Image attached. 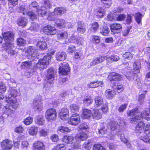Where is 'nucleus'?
I'll list each match as a JSON object with an SVG mask.
<instances>
[{"instance_id": "obj_1", "label": "nucleus", "mask_w": 150, "mask_h": 150, "mask_svg": "<svg viewBox=\"0 0 150 150\" xmlns=\"http://www.w3.org/2000/svg\"><path fill=\"white\" fill-rule=\"evenodd\" d=\"M127 114L129 116L133 117L129 118V120L131 122L133 123H137L139 120L143 118L147 120H150V109L149 108L145 109L141 113L138 112V109H134L128 111Z\"/></svg>"}, {"instance_id": "obj_2", "label": "nucleus", "mask_w": 150, "mask_h": 150, "mask_svg": "<svg viewBox=\"0 0 150 150\" xmlns=\"http://www.w3.org/2000/svg\"><path fill=\"white\" fill-rule=\"evenodd\" d=\"M54 53V51H52L44 56L42 59H40L36 64L37 67L41 69L45 68L46 66L49 64V62L52 57V55H53Z\"/></svg>"}, {"instance_id": "obj_3", "label": "nucleus", "mask_w": 150, "mask_h": 150, "mask_svg": "<svg viewBox=\"0 0 150 150\" xmlns=\"http://www.w3.org/2000/svg\"><path fill=\"white\" fill-rule=\"evenodd\" d=\"M45 116L47 120L49 121L54 120L57 116L56 110L53 108L47 110L45 112Z\"/></svg>"}, {"instance_id": "obj_4", "label": "nucleus", "mask_w": 150, "mask_h": 150, "mask_svg": "<svg viewBox=\"0 0 150 150\" xmlns=\"http://www.w3.org/2000/svg\"><path fill=\"white\" fill-rule=\"evenodd\" d=\"M59 69V74L65 75L68 74L69 73L70 69L69 65L66 62L61 63Z\"/></svg>"}, {"instance_id": "obj_5", "label": "nucleus", "mask_w": 150, "mask_h": 150, "mask_svg": "<svg viewBox=\"0 0 150 150\" xmlns=\"http://www.w3.org/2000/svg\"><path fill=\"white\" fill-rule=\"evenodd\" d=\"M80 122V116L77 113L73 114L68 121V123L73 125H76Z\"/></svg>"}, {"instance_id": "obj_6", "label": "nucleus", "mask_w": 150, "mask_h": 150, "mask_svg": "<svg viewBox=\"0 0 150 150\" xmlns=\"http://www.w3.org/2000/svg\"><path fill=\"white\" fill-rule=\"evenodd\" d=\"M5 47L6 52L9 54L11 55L14 54L15 52L14 45L11 43H5Z\"/></svg>"}, {"instance_id": "obj_7", "label": "nucleus", "mask_w": 150, "mask_h": 150, "mask_svg": "<svg viewBox=\"0 0 150 150\" xmlns=\"http://www.w3.org/2000/svg\"><path fill=\"white\" fill-rule=\"evenodd\" d=\"M1 145L3 149L9 150L11 149L13 146L12 142L8 139L4 140L1 142Z\"/></svg>"}, {"instance_id": "obj_8", "label": "nucleus", "mask_w": 150, "mask_h": 150, "mask_svg": "<svg viewBox=\"0 0 150 150\" xmlns=\"http://www.w3.org/2000/svg\"><path fill=\"white\" fill-rule=\"evenodd\" d=\"M3 36L6 43H11L13 40V34L12 32H6L3 34Z\"/></svg>"}, {"instance_id": "obj_9", "label": "nucleus", "mask_w": 150, "mask_h": 150, "mask_svg": "<svg viewBox=\"0 0 150 150\" xmlns=\"http://www.w3.org/2000/svg\"><path fill=\"white\" fill-rule=\"evenodd\" d=\"M45 146L44 143L40 141H37L33 143L34 150H45Z\"/></svg>"}, {"instance_id": "obj_10", "label": "nucleus", "mask_w": 150, "mask_h": 150, "mask_svg": "<svg viewBox=\"0 0 150 150\" xmlns=\"http://www.w3.org/2000/svg\"><path fill=\"white\" fill-rule=\"evenodd\" d=\"M145 124L142 121L138 123L135 127L134 131L136 133H142L144 132Z\"/></svg>"}, {"instance_id": "obj_11", "label": "nucleus", "mask_w": 150, "mask_h": 150, "mask_svg": "<svg viewBox=\"0 0 150 150\" xmlns=\"http://www.w3.org/2000/svg\"><path fill=\"white\" fill-rule=\"evenodd\" d=\"M111 31L114 33H119L121 31L122 26L119 23H114L110 25Z\"/></svg>"}, {"instance_id": "obj_12", "label": "nucleus", "mask_w": 150, "mask_h": 150, "mask_svg": "<svg viewBox=\"0 0 150 150\" xmlns=\"http://www.w3.org/2000/svg\"><path fill=\"white\" fill-rule=\"evenodd\" d=\"M77 30L79 33L83 34L86 31V24L83 21H80L78 22L77 26Z\"/></svg>"}, {"instance_id": "obj_13", "label": "nucleus", "mask_w": 150, "mask_h": 150, "mask_svg": "<svg viewBox=\"0 0 150 150\" xmlns=\"http://www.w3.org/2000/svg\"><path fill=\"white\" fill-rule=\"evenodd\" d=\"M44 32L47 34H50L53 35L56 33V31L55 29L50 25H47L45 26L43 28Z\"/></svg>"}, {"instance_id": "obj_14", "label": "nucleus", "mask_w": 150, "mask_h": 150, "mask_svg": "<svg viewBox=\"0 0 150 150\" xmlns=\"http://www.w3.org/2000/svg\"><path fill=\"white\" fill-rule=\"evenodd\" d=\"M105 56H101L99 57H96L93 58L92 61L90 63L91 66H94L96 64L103 62L105 60Z\"/></svg>"}, {"instance_id": "obj_15", "label": "nucleus", "mask_w": 150, "mask_h": 150, "mask_svg": "<svg viewBox=\"0 0 150 150\" xmlns=\"http://www.w3.org/2000/svg\"><path fill=\"white\" fill-rule=\"evenodd\" d=\"M69 112V110L67 109L64 108L62 109L59 114L60 119L63 121L68 119L69 118L68 115Z\"/></svg>"}, {"instance_id": "obj_16", "label": "nucleus", "mask_w": 150, "mask_h": 150, "mask_svg": "<svg viewBox=\"0 0 150 150\" xmlns=\"http://www.w3.org/2000/svg\"><path fill=\"white\" fill-rule=\"evenodd\" d=\"M9 94L8 97L6 98H11L12 99H13L14 102L16 101V97L18 94V91L15 89L14 88H10V91H9Z\"/></svg>"}, {"instance_id": "obj_17", "label": "nucleus", "mask_w": 150, "mask_h": 150, "mask_svg": "<svg viewBox=\"0 0 150 150\" xmlns=\"http://www.w3.org/2000/svg\"><path fill=\"white\" fill-rule=\"evenodd\" d=\"M13 99H12L11 98H6V101L9 105V107L16 109L18 107L19 104L16 103V99L15 102H13Z\"/></svg>"}, {"instance_id": "obj_18", "label": "nucleus", "mask_w": 150, "mask_h": 150, "mask_svg": "<svg viewBox=\"0 0 150 150\" xmlns=\"http://www.w3.org/2000/svg\"><path fill=\"white\" fill-rule=\"evenodd\" d=\"M27 52L28 55V58L30 56L34 57L37 54V50L33 46H29L27 49Z\"/></svg>"}, {"instance_id": "obj_19", "label": "nucleus", "mask_w": 150, "mask_h": 150, "mask_svg": "<svg viewBox=\"0 0 150 150\" xmlns=\"http://www.w3.org/2000/svg\"><path fill=\"white\" fill-rule=\"evenodd\" d=\"M137 73L134 71H129L127 73L126 76L129 81H133L136 79Z\"/></svg>"}, {"instance_id": "obj_20", "label": "nucleus", "mask_w": 150, "mask_h": 150, "mask_svg": "<svg viewBox=\"0 0 150 150\" xmlns=\"http://www.w3.org/2000/svg\"><path fill=\"white\" fill-rule=\"evenodd\" d=\"M92 113L89 109H85L83 110L82 116L83 118L88 119L92 116Z\"/></svg>"}, {"instance_id": "obj_21", "label": "nucleus", "mask_w": 150, "mask_h": 150, "mask_svg": "<svg viewBox=\"0 0 150 150\" xmlns=\"http://www.w3.org/2000/svg\"><path fill=\"white\" fill-rule=\"evenodd\" d=\"M88 137L87 134L85 132L79 133L76 135L75 137V139L80 142L86 140Z\"/></svg>"}, {"instance_id": "obj_22", "label": "nucleus", "mask_w": 150, "mask_h": 150, "mask_svg": "<svg viewBox=\"0 0 150 150\" xmlns=\"http://www.w3.org/2000/svg\"><path fill=\"white\" fill-rule=\"evenodd\" d=\"M103 85V84L102 81H97L89 83L88 84L87 86L89 87L94 88L98 87L99 86L102 87Z\"/></svg>"}, {"instance_id": "obj_23", "label": "nucleus", "mask_w": 150, "mask_h": 150, "mask_svg": "<svg viewBox=\"0 0 150 150\" xmlns=\"http://www.w3.org/2000/svg\"><path fill=\"white\" fill-rule=\"evenodd\" d=\"M68 37V34L66 32H59L57 34V39L59 40H64Z\"/></svg>"}, {"instance_id": "obj_24", "label": "nucleus", "mask_w": 150, "mask_h": 150, "mask_svg": "<svg viewBox=\"0 0 150 150\" xmlns=\"http://www.w3.org/2000/svg\"><path fill=\"white\" fill-rule=\"evenodd\" d=\"M95 105L97 106H100L103 104V100L102 97L100 96H96L94 98Z\"/></svg>"}, {"instance_id": "obj_25", "label": "nucleus", "mask_w": 150, "mask_h": 150, "mask_svg": "<svg viewBox=\"0 0 150 150\" xmlns=\"http://www.w3.org/2000/svg\"><path fill=\"white\" fill-rule=\"evenodd\" d=\"M66 22L62 19H57L55 22V25L59 28H63L65 26Z\"/></svg>"}, {"instance_id": "obj_26", "label": "nucleus", "mask_w": 150, "mask_h": 150, "mask_svg": "<svg viewBox=\"0 0 150 150\" xmlns=\"http://www.w3.org/2000/svg\"><path fill=\"white\" fill-rule=\"evenodd\" d=\"M56 74V71L52 68H50L47 70V77L48 79H53L55 77V75Z\"/></svg>"}, {"instance_id": "obj_27", "label": "nucleus", "mask_w": 150, "mask_h": 150, "mask_svg": "<svg viewBox=\"0 0 150 150\" xmlns=\"http://www.w3.org/2000/svg\"><path fill=\"white\" fill-rule=\"evenodd\" d=\"M92 117L94 119L98 120L101 118L102 115L98 110L96 109L94 110L93 114H92Z\"/></svg>"}, {"instance_id": "obj_28", "label": "nucleus", "mask_w": 150, "mask_h": 150, "mask_svg": "<svg viewBox=\"0 0 150 150\" xmlns=\"http://www.w3.org/2000/svg\"><path fill=\"white\" fill-rule=\"evenodd\" d=\"M83 101L85 105L88 106L92 104L93 100L91 96H87L83 98Z\"/></svg>"}, {"instance_id": "obj_29", "label": "nucleus", "mask_w": 150, "mask_h": 150, "mask_svg": "<svg viewBox=\"0 0 150 150\" xmlns=\"http://www.w3.org/2000/svg\"><path fill=\"white\" fill-rule=\"evenodd\" d=\"M28 22V20L26 18L21 17L18 19L17 23L19 25L23 27L27 25Z\"/></svg>"}, {"instance_id": "obj_30", "label": "nucleus", "mask_w": 150, "mask_h": 150, "mask_svg": "<svg viewBox=\"0 0 150 150\" xmlns=\"http://www.w3.org/2000/svg\"><path fill=\"white\" fill-rule=\"evenodd\" d=\"M141 67L140 62L138 60H136L133 64V71L136 73H139Z\"/></svg>"}, {"instance_id": "obj_31", "label": "nucleus", "mask_w": 150, "mask_h": 150, "mask_svg": "<svg viewBox=\"0 0 150 150\" xmlns=\"http://www.w3.org/2000/svg\"><path fill=\"white\" fill-rule=\"evenodd\" d=\"M56 58L57 60L62 61L66 58V54L65 52H61L57 53L56 54Z\"/></svg>"}, {"instance_id": "obj_32", "label": "nucleus", "mask_w": 150, "mask_h": 150, "mask_svg": "<svg viewBox=\"0 0 150 150\" xmlns=\"http://www.w3.org/2000/svg\"><path fill=\"white\" fill-rule=\"evenodd\" d=\"M115 94V91L110 89L107 90L105 92V96L108 98L112 99Z\"/></svg>"}, {"instance_id": "obj_33", "label": "nucleus", "mask_w": 150, "mask_h": 150, "mask_svg": "<svg viewBox=\"0 0 150 150\" xmlns=\"http://www.w3.org/2000/svg\"><path fill=\"white\" fill-rule=\"evenodd\" d=\"M109 79L110 81L120 80L121 79V76L119 74L113 73L109 76Z\"/></svg>"}, {"instance_id": "obj_34", "label": "nucleus", "mask_w": 150, "mask_h": 150, "mask_svg": "<svg viewBox=\"0 0 150 150\" xmlns=\"http://www.w3.org/2000/svg\"><path fill=\"white\" fill-rule=\"evenodd\" d=\"M66 10L64 8L58 7L55 8L54 12L56 15L62 14L66 13Z\"/></svg>"}, {"instance_id": "obj_35", "label": "nucleus", "mask_w": 150, "mask_h": 150, "mask_svg": "<svg viewBox=\"0 0 150 150\" xmlns=\"http://www.w3.org/2000/svg\"><path fill=\"white\" fill-rule=\"evenodd\" d=\"M64 142L67 144H71L74 141V137L71 136H68L67 135L64 136L63 139Z\"/></svg>"}, {"instance_id": "obj_36", "label": "nucleus", "mask_w": 150, "mask_h": 150, "mask_svg": "<svg viewBox=\"0 0 150 150\" xmlns=\"http://www.w3.org/2000/svg\"><path fill=\"white\" fill-rule=\"evenodd\" d=\"M38 132V128L35 126H33L29 129L28 132L31 135L34 136L36 135Z\"/></svg>"}, {"instance_id": "obj_37", "label": "nucleus", "mask_w": 150, "mask_h": 150, "mask_svg": "<svg viewBox=\"0 0 150 150\" xmlns=\"http://www.w3.org/2000/svg\"><path fill=\"white\" fill-rule=\"evenodd\" d=\"M37 10L38 16H43L46 15L47 11L46 10V8L45 7H41V8H38Z\"/></svg>"}, {"instance_id": "obj_38", "label": "nucleus", "mask_w": 150, "mask_h": 150, "mask_svg": "<svg viewBox=\"0 0 150 150\" xmlns=\"http://www.w3.org/2000/svg\"><path fill=\"white\" fill-rule=\"evenodd\" d=\"M91 30L93 33H95L98 29L99 25L97 22H95L90 25Z\"/></svg>"}, {"instance_id": "obj_39", "label": "nucleus", "mask_w": 150, "mask_h": 150, "mask_svg": "<svg viewBox=\"0 0 150 150\" xmlns=\"http://www.w3.org/2000/svg\"><path fill=\"white\" fill-rule=\"evenodd\" d=\"M37 45L41 50H44L47 48V44L45 42L39 41L37 43Z\"/></svg>"}, {"instance_id": "obj_40", "label": "nucleus", "mask_w": 150, "mask_h": 150, "mask_svg": "<svg viewBox=\"0 0 150 150\" xmlns=\"http://www.w3.org/2000/svg\"><path fill=\"white\" fill-rule=\"evenodd\" d=\"M96 12V16L98 17L101 18L104 15L105 11L103 8H102L101 7H99L97 10Z\"/></svg>"}, {"instance_id": "obj_41", "label": "nucleus", "mask_w": 150, "mask_h": 150, "mask_svg": "<svg viewBox=\"0 0 150 150\" xmlns=\"http://www.w3.org/2000/svg\"><path fill=\"white\" fill-rule=\"evenodd\" d=\"M36 123L39 125H42L44 123L45 120L43 116L42 115H39L37 117Z\"/></svg>"}, {"instance_id": "obj_42", "label": "nucleus", "mask_w": 150, "mask_h": 150, "mask_svg": "<svg viewBox=\"0 0 150 150\" xmlns=\"http://www.w3.org/2000/svg\"><path fill=\"white\" fill-rule=\"evenodd\" d=\"M142 16V14L140 12H138L135 14V19L137 23L139 24L141 23Z\"/></svg>"}, {"instance_id": "obj_43", "label": "nucleus", "mask_w": 150, "mask_h": 150, "mask_svg": "<svg viewBox=\"0 0 150 150\" xmlns=\"http://www.w3.org/2000/svg\"><path fill=\"white\" fill-rule=\"evenodd\" d=\"M101 3L105 8H108L111 5V0H101Z\"/></svg>"}, {"instance_id": "obj_44", "label": "nucleus", "mask_w": 150, "mask_h": 150, "mask_svg": "<svg viewBox=\"0 0 150 150\" xmlns=\"http://www.w3.org/2000/svg\"><path fill=\"white\" fill-rule=\"evenodd\" d=\"M109 32V29L106 26H103L100 28V33L104 35H106Z\"/></svg>"}, {"instance_id": "obj_45", "label": "nucleus", "mask_w": 150, "mask_h": 150, "mask_svg": "<svg viewBox=\"0 0 150 150\" xmlns=\"http://www.w3.org/2000/svg\"><path fill=\"white\" fill-rule=\"evenodd\" d=\"M34 108L36 111L39 112L41 111L42 109V103L35 102L34 103Z\"/></svg>"}, {"instance_id": "obj_46", "label": "nucleus", "mask_w": 150, "mask_h": 150, "mask_svg": "<svg viewBox=\"0 0 150 150\" xmlns=\"http://www.w3.org/2000/svg\"><path fill=\"white\" fill-rule=\"evenodd\" d=\"M80 142L78 141H76L75 139L71 143V147L74 149H79L80 148Z\"/></svg>"}, {"instance_id": "obj_47", "label": "nucleus", "mask_w": 150, "mask_h": 150, "mask_svg": "<svg viewBox=\"0 0 150 150\" xmlns=\"http://www.w3.org/2000/svg\"><path fill=\"white\" fill-rule=\"evenodd\" d=\"M146 93V91H144L143 93L139 95V98L138 99V101L140 104H142L143 103L145 96Z\"/></svg>"}, {"instance_id": "obj_48", "label": "nucleus", "mask_w": 150, "mask_h": 150, "mask_svg": "<svg viewBox=\"0 0 150 150\" xmlns=\"http://www.w3.org/2000/svg\"><path fill=\"white\" fill-rule=\"evenodd\" d=\"M27 14L29 16L30 19L32 21L36 19L38 16L36 13L31 11L28 12Z\"/></svg>"}, {"instance_id": "obj_49", "label": "nucleus", "mask_w": 150, "mask_h": 150, "mask_svg": "<svg viewBox=\"0 0 150 150\" xmlns=\"http://www.w3.org/2000/svg\"><path fill=\"white\" fill-rule=\"evenodd\" d=\"M146 52L147 53V56L148 57L147 61H146L148 64V67L150 68V47H146L145 49Z\"/></svg>"}, {"instance_id": "obj_50", "label": "nucleus", "mask_w": 150, "mask_h": 150, "mask_svg": "<svg viewBox=\"0 0 150 150\" xmlns=\"http://www.w3.org/2000/svg\"><path fill=\"white\" fill-rule=\"evenodd\" d=\"M33 120V119L32 117H28L25 119L23 122L25 125H28L32 123Z\"/></svg>"}, {"instance_id": "obj_51", "label": "nucleus", "mask_w": 150, "mask_h": 150, "mask_svg": "<svg viewBox=\"0 0 150 150\" xmlns=\"http://www.w3.org/2000/svg\"><path fill=\"white\" fill-rule=\"evenodd\" d=\"M79 107L75 104L71 105L70 106V109L73 112H77L79 111Z\"/></svg>"}, {"instance_id": "obj_52", "label": "nucleus", "mask_w": 150, "mask_h": 150, "mask_svg": "<svg viewBox=\"0 0 150 150\" xmlns=\"http://www.w3.org/2000/svg\"><path fill=\"white\" fill-rule=\"evenodd\" d=\"M79 128L80 129L84 130L86 131H88L89 128L88 125L86 123L80 125Z\"/></svg>"}, {"instance_id": "obj_53", "label": "nucleus", "mask_w": 150, "mask_h": 150, "mask_svg": "<svg viewBox=\"0 0 150 150\" xmlns=\"http://www.w3.org/2000/svg\"><path fill=\"white\" fill-rule=\"evenodd\" d=\"M26 42L25 40L22 38H18L17 40V45L20 46H24L26 44Z\"/></svg>"}, {"instance_id": "obj_54", "label": "nucleus", "mask_w": 150, "mask_h": 150, "mask_svg": "<svg viewBox=\"0 0 150 150\" xmlns=\"http://www.w3.org/2000/svg\"><path fill=\"white\" fill-rule=\"evenodd\" d=\"M31 65L30 62H25L22 63L21 67L22 69H26L29 68Z\"/></svg>"}, {"instance_id": "obj_55", "label": "nucleus", "mask_w": 150, "mask_h": 150, "mask_svg": "<svg viewBox=\"0 0 150 150\" xmlns=\"http://www.w3.org/2000/svg\"><path fill=\"white\" fill-rule=\"evenodd\" d=\"M140 139L146 143L150 144V136L148 135H146L144 136H141L140 137Z\"/></svg>"}, {"instance_id": "obj_56", "label": "nucleus", "mask_w": 150, "mask_h": 150, "mask_svg": "<svg viewBox=\"0 0 150 150\" xmlns=\"http://www.w3.org/2000/svg\"><path fill=\"white\" fill-rule=\"evenodd\" d=\"M70 131L69 129L67 127L64 126H59L58 129V131L62 132H69Z\"/></svg>"}, {"instance_id": "obj_57", "label": "nucleus", "mask_w": 150, "mask_h": 150, "mask_svg": "<svg viewBox=\"0 0 150 150\" xmlns=\"http://www.w3.org/2000/svg\"><path fill=\"white\" fill-rule=\"evenodd\" d=\"M17 10L18 12L22 13L24 14H25V13L27 11V9L25 8V6H21L18 7L17 9Z\"/></svg>"}, {"instance_id": "obj_58", "label": "nucleus", "mask_w": 150, "mask_h": 150, "mask_svg": "<svg viewBox=\"0 0 150 150\" xmlns=\"http://www.w3.org/2000/svg\"><path fill=\"white\" fill-rule=\"evenodd\" d=\"M66 149L65 146L63 144H59L55 146V150H64Z\"/></svg>"}, {"instance_id": "obj_59", "label": "nucleus", "mask_w": 150, "mask_h": 150, "mask_svg": "<svg viewBox=\"0 0 150 150\" xmlns=\"http://www.w3.org/2000/svg\"><path fill=\"white\" fill-rule=\"evenodd\" d=\"M113 87L115 89L119 91H122L123 89V86L119 83H116Z\"/></svg>"}, {"instance_id": "obj_60", "label": "nucleus", "mask_w": 150, "mask_h": 150, "mask_svg": "<svg viewBox=\"0 0 150 150\" xmlns=\"http://www.w3.org/2000/svg\"><path fill=\"white\" fill-rule=\"evenodd\" d=\"M126 18L125 15L124 14L119 15L116 18H115V20L118 21H122L125 20Z\"/></svg>"}, {"instance_id": "obj_61", "label": "nucleus", "mask_w": 150, "mask_h": 150, "mask_svg": "<svg viewBox=\"0 0 150 150\" xmlns=\"http://www.w3.org/2000/svg\"><path fill=\"white\" fill-rule=\"evenodd\" d=\"M123 57L125 59H127L129 60L132 58L133 55L130 52H126L123 54Z\"/></svg>"}, {"instance_id": "obj_62", "label": "nucleus", "mask_w": 150, "mask_h": 150, "mask_svg": "<svg viewBox=\"0 0 150 150\" xmlns=\"http://www.w3.org/2000/svg\"><path fill=\"white\" fill-rule=\"evenodd\" d=\"M116 126L117 123L116 122L111 121L109 124V127L112 130L114 131L116 129Z\"/></svg>"}, {"instance_id": "obj_63", "label": "nucleus", "mask_w": 150, "mask_h": 150, "mask_svg": "<svg viewBox=\"0 0 150 150\" xmlns=\"http://www.w3.org/2000/svg\"><path fill=\"white\" fill-rule=\"evenodd\" d=\"M93 150H106L100 144H95L93 146Z\"/></svg>"}, {"instance_id": "obj_64", "label": "nucleus", "mask_w": 150, "mask_h": 150, "mask_svg": "<svg viewBox=\"0 0 150 150\" xmlns=\"http://www.w3.org/2000/svg\"><path fill=\"white\" fill-rule=\"evenodd\" d=\"M150 132V124H147L145 126L144 129V132L146 134H148Z\"/></svg>"}]
</instances>
